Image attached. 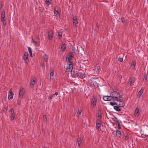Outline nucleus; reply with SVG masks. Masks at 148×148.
<instances>
[{
	"label": "nucleus",
	"instance_id": "nucleus-45",
	"mask_svg": "<svg viewBox=\"0 0 148 148\" xmlns=\"http://www.w3.org/2000/svg\"><path fill=\"white\" fill-rule=\"evenodd\" d=\"M58 92H56L54 94H55V95H56V97H57V95H58Z\"/></svg>",
	"mask_w": 148,
	"mask_h": 148
},
{
	"label": "nucleus",
	"instance_id": "nucleus-28",
	"mask_svg": "<svg viewBox=\"0 0 148 148\" xmlns=\"http://www.w3.org/2000/svg\"><path fill=\"white\" fill-rule=\"evenodd\" d=\"M110 104L112 106H114V105H119V103H117V102L114 101V102H110Z\"/></svg>",
	"mask_w": 148,
	"mask_h": 148
},
{
	"label": "nucleus",
	"instance_id": "nucleus-1",
	"mask_svg": "<svg viewBox=\"0 0 148 148\" xmlns=\"http://www.w3.org/2000/svg\"><path fill=\"white\" fill-rule=\"evenodd\" d=\"M110 96L112 100L113 101L117 102L119 107H123L124 106V103L123 101L122 97L120 93L116 91H114L110 93Z\"/></svg>",
	"mask_w": 148,
	"mask_h": 148
},
{
	"label": "nucleus",
	"instance_id": "nucleus-2",
	"mask_svg": "<svg viewBox=\"0 0 148 148\" xmlns=\"http://www.w3.org/2000/svg\"><path fill=\"white\" fill-rule=\"evenodd\" d=\"M71 75L73 78L78 77L83 78L84 77V71H73L71 73Z\"/></svg>",
	"mask_w": 148,
	"mask_h": 148
},
{
	"label": "nucleus",
	"instance_id": "nucleus-40",
	"mask_svg": "<svg viewBox=\"0 0 148 148\" xmlns=\"http://www.w3.org/2000/svg\"><path fill=\"white\" fill-rule=\"evenodd\" d=\"M121 21L123 23H124L125 21V20L124 18H121Z\"/></svg>",
	"mask_w": 148,
	"mask_h": 148
},
{
	"label": "nucleus",
	"instance_id": "nucleus-16",
	"mask_svg": "<svg viewBox=\"0 0 148 148\" xmlns=\"http://www.w3.org/2000/svg\"><path fill=\"white\" fill-rule=\"evenodd\" d=\"M136 65V62L134 61H133L132 62L130 66V68L132 69H134Z\"/></svg>",
	"mask_w": 148,
	"mask_h": 148
},
{
	"label": "nucleus",
	"instance_id": "nucleus-48",
	"mask_svg": "<svg viewBox=\"0 0 148 148\" xmlns=\"http://www.w3.org/2000/svg\"><path fill=\"white\" fill-rule=\"evenodd\" d=\"M41 66L42 68H43L44 67V65L43 64H41Z\"/></svg>",
	"mask_w": 148,
	"mask_h": 148
},
{
	"label": "nucleus",
	"instance_id": "nucleus-9",
	"mask_svg": "<svg viewBox=\"0 0 148 148\" xmlns=\"http://www.w3.org/2000/svg\"><path fill=\"white\" fill-rule=\"evenodd\" d=\"M103 100L105 101H110L112 100V99L111 98V96H104L103 98Z\"/></svg>",
	"mask_w": 148,
	"mask_h": 148
},
{
	"label": "nucleus",
	"instance_id": "nucleus-4",
	"mask_svg": "<svg viewBox=\"0 0 148 148\" xmlns=\"http://www.w3.org/2000/svg\"><path fill=\"white\" fill-rule=\"evenodd\" d=\"M73 56L71 54L68 55L66 56V61L68 64L71 63V60L73 59Z\"/></svg>",
	"mask_w": 148,
	"mask_h": 148
},
{
	"label": "nucleus",
	"instance_id": "nucleus-36",
	"mask_svg": "<svg viewBox=\"0 0 148 148\" xmlns=\"http://www.w3.org/2000/svg\"><path fill=\"white\" fill-rule=\"evenodd\" d=\"M147 75H145L144 76L143 80L146 81V80L147 79Z\"/></svg>",
	"mask_w": 148,
	"mask_h": 148
},
{
	"label": "nucleus",
	"instance_id": "nucleus-41",
	"mask_svg": "<svg viewBox=\"0 0 148 148\" xmlns=\"http://www.w3.org/2000/svg\"><path fill=\"white\" fill-rule=\"evenodd\" d=\"M55 97V94L53 95L51 97H50L51 99H52L53 98Z\"/></svg>",
	"mask_w": 148,
	"mask_h": 148
},
{
	"label": "nucleus",
	"instance_id": "nucleus-11",
	"mask_svg": "<svg viewBox=\"0 0 148 148\" xmlns=\"http://www.w3.org/2000/svg\"><path fill=\"white\" fill-rule=\"evenodd\" d=\"M73 24L77 27L78 26V22L76 18H73Z\"/></svg>",
	"mask_w": 148,
	"mask_h": 148
},
{
	"label": "nucleus",
	"instance_id": "nucleus-44",
	"mask_svg": "<svg viewBox=\"0 0 148 148\" xmlns=\"http://www.w3.org/2000/svg\"><path fill=\"white\" fill-rule=\"evenodd\" d=\"M33 43H34V45H37V42L33 40Z\"/></svg>",
	"mask_w": 148,
	"mask_h": 148
},
{
	"label": "nucleus",
	"instance_id": "nucleus-32",
	"mask_svg": "<svg viewBox=\"0 0 148 148\" xmlns=\"http://www.w3.org/2000/svg\"><path fill=\"white\" fill-rule=\"evenodd\" d=\"M97 119H98L97 121H100L102 119V117L101 116V115H99L98 116Z\"/></svg>",
	"mask_w": 148,
	"mask_h": 148
},
{
	"label": "nucleus",
	"instance_id": "nucleus-7",
	"mask_svg": "<svg viewBox=\"0 0 148 148\" xmlns=\"http://www.w3.org/2000/svg\"><path fill=\"white\" fill-rule=\"evenodd\" d=\"M28 53L27 52H26L25 53L23 59L25 61V62L26 63H27L29 61L28 60Z\"/></svg>",
	"mask_w": 148,
	"mask_h": 148
},
{
	"label": "nucleus",
	"instance_id": "nucleus-46",
	"mask_svg": "<svg viewBox=\"0 0 148 148\" xmlns=\"http://www.w3.org/2000/svg\"><path fill=\"white\" fill-rule=\"evenodd\" d=\"M3 24L4 25H5L6 24V23L4 21H3Z\"/></svg>",
	"mask_w": 148,
	"mask_h": 148
},
{
	"label": "nucleus",
	"instance_id": "nucleus-34",
	"mask_svg": "<svg viewBox=\"0 0 148 148\" xmlns=\"http://www.w3.org/2000/svg\"><path fill=\"white\" fill-rule=\"evenodd\" d=\"M10 114H15V113L14 112V110L13 108H11L10 110Z\"/></svg>",
	"mask_w": 148,
	"mask_h": 148
},
{
	"label": "nucleus",
	"instance_id": "nucleus-27",
	"mask_svg": "<svg viewBox=\"0 0 148 148\" xmlns=\"http://www.w3.org/2000/svg\"><path fill=\"white\" fill-rule=\"evenodd\" d=\"M10 120L11 121H13L14 119L15 114H10Z\"/></svg>",
	"mask_w": 148,
	"mask_h": 148
},
{
	"label": "nucleus",
	"instance_id": "nucleus-6",
	"mask_svg": "<svg viewBox=\"0 0 148 148\" xmlns=\"http://www.w3.org/2000/svg\"><path fill=\"white\" fill-rule=\"evenodd\" d=\"M140 111V107L138 106L136 108L134 115L135 116L138 117L139 115Z\"/></svg>",
	"mask_w": 148,
	"mask_h": 148
},
{
	"label": "nucleus",
	"instance_id": "nucleus-18",
	"mask_svg": "<svg viewBox=\"0 0 148 148\" xmlns=\"http://www.w3.org/2000/svg\"><path fill=\"white\" fill-rule=\"evenodd\" d=\"M101 126V123L100 121H97L96 126L98 129L100 128Z\"/></svg>",
	"mask_w": 148,
	"mask_h": 148
},
{
	"label": "nucleus",
	"instance_id": "nucleus-20",
	"mask_svg": "<svg viewBox=\"0 0 148 148\" xmlns=\"http://www.w3.org/2000/svg\"><path fill=\"white\" fill-rule=\"evenodd\" d=\"M66 48V45L65 44H63L62 45L61 48V50L62 51L64 52Z\"/></svg>",
	"mask_w": 148,
	"mask_h": 148
},
{
	"label": "nucleus",
	"instance_id": "nucleus-37",
	"mask_svg": "<svg viewBox=\"0 0 148 148\" xmlns=\"http://www.w3.org/2000/svg\"><path fill=\"white\" fill-rule=\"evenodd\" d=\"M129 138L128 135L127 134H126L125 136V139L126 140H127Z\"/></svg>",
	"mask_w": 148,
	"mask_h": 148
},
{
	"label": "nucleus",
	"instance_id": "nucleus-42",
	"mask_svg": "<svg viewBox=\"0 0 148 148\" xmlns=\"http://www.w3.org/2000/svg\"><path fill=\"white\" fill-rule=\"evenodd\" d=\"M100 69V66H98L97 67V69L98 71H99Z\"/></svg>",
	"mask_w": 148,
	"mask_h": 148
},
{
	"label": "nucleus",
	"instance_id": "nucleus-39",
	"mask_svg": "<svg viewBox=\"0 0 148 148\" xmlns=\"http://www.w3.org/2000/svg\"><path fill=\"white\" fill-rule=\"evenodd\" d=\"M123 60V59L122 58H119V61L120 62H122Z\"/></svg>",
	"mask_w": 148,
	"mask_h": 148
},
{
	"label": "nucleus",
	"instance_id": "nucleus-24",
	"mask_svg": "<svg viewBox=\"0 0 148 148\" xmlns=\"http://www.w3.org/2000/svg\"><path fill=\"white\" fill-rule=\"evenodd\" d=\"M54 13L56 17H58L60 16V14L57 10H54Z\"/></svg>",
	"mask_w": 148,
	"mask_h": 148
},
{
	"label": "nucleus",
	"instance_id": "nucleus-12",
	"mask_svg": "<svg viewBox=\"0 0 148 148\" xmlns=\"http://www.w3.org/2000/svg\"><path fill=\"white\" fill-rule=\"evenodd\" d=\"M5 13L4 12H2L1 16V21H4L5 20Z\"/></svg>",
	"mask_w": 148,
	"mask_h": 148
},
{
	"label": "nucleus",
	"instance_id": "nucleus-5",
	"mask_svg": "<svg viewBox=\"0 0 148 148\" xmlns=\"http://www.w3.org/2000/svg\"><path fill=\"white\" fill-rule=\"evenodd\" d=\"M24 93L25 90L23 88L20 89L19 92V98L21 99H22L23 97V95L24 94Z\"/></svg>",
	"mask_w": 148,
	"mask_h": 148
},
{
	"label": "nucleus",
	"instance_id": "nucleus-29",
	"mask_svg": "<svg viewBox=\"0 0 148 148\" xmlns=\"http://www.w3.org/2000/svg\"><path fill=\"white\" fill-rule=\"evenodd\" d=\"M114 109L117 111H119L121 110L120 109L119 107L117 106H114Z\"/></svg>",
	"mask_w": 148,
	"mask_h": 148
},
{
	"label": "nucleus",
	"instance_id": "nucleus-10",
	"mask_svg": "<svg viewBox=\"0 0 148 148\" xmlns=\"http://www.w3.org/2000/svg\"><path fill=\"white\" fill-rule=\"evenodd\" d=\"M14 93L10 90L9 92V94L8 96V99H12L13 97Z\"/></svg>",
	"mask_w": 148,
	"mask_h": 148
},
{
	"label": "nucleus",
	"instance_id": "nucleus-8",
	"mask_svg": "<svg viewBox=\"0 0 148 148\" xmlns=\"http://www.w3.org/2000/svg\"><path fill=\"white\" fill-rule=\"evenodd\" d=\"M97 102V100L93 97L92 99L91 104L93 107L95 108L96 107Z\"/></svg>",
	"mask_w": 148,
	"mask_h": 148
},
{
	"label": "nucleus",
	"instance_id": "nucleus-31",
	"mask_svg": "<svg viewBox=\"0 0 148 148\" xmlns=\"http://www.w3.org/2000/svg\"><path fill=\"white\" fill-rule=\"evenodd\" d=\"M82 112V110H78L77 113V116L79 117L81 115Z\"/></svg>",
	"mask_w": 148,
	"mask_h": 148
},
{
	"label": "nucleus",
	"instance_id": "nucleus-30",
	"mask_svg": "<svg viewBox=\"0 0 148 148\" xmlns=\"http://www.w3.org/2000/svg\"><path fill=\"white\" fill-rule=\"evenodd\" d=\"M112 119L114 121L116 122L117 123H119V120L117 118L115 117H114L112 118Z\"/></svg>",
	"mask_w": 148,
	"mask_h": 148
},
{
	"label": "nucleus",
	"instance_id": "nucleus-35",
	"mask_svg": "<svg viewBox=\"0 0 148 148\" xmlns=\"http://www.w3.org/2000/svg\"><path fill=\"white\" fill-rule=\"evenodd\" d=\"M17 104L19 105V106H20L21 105V101L19 100H17Z\"/></svg>",
	"mask_w": 148,
	"mask_h": 148
},
{
	"label": "nucleus",
	"instance_id": "nucleus-15",
	"mask_svg": "<svg viewBox=\"0 0 148 148\" xmlns=\"http://www.w3.org/2000/svg\"><path fill=\"white\" fill-rule=\"evenodd\" d=\"M81 143L82 142L80 138H77V144L78 147H80L81 146Z\"/></svg>",
	"mask_w": 148,
	"mask_h": 148
},
{
	"label": "nucleus",
	"instance_id": "nucleus-13",
	"mask_svg": "<svg viewBox=\"0 0 148 148\" xmlns=\"http://www.w3.org/2000/svg\"><path fill=\"white\" fill-rule=\"evenodd\" d=\"M53 32L52 31H51L49 32L48 38L49 40H51L52 39L53 35Z\"/></svg>",
	"mask_w": 148,
	"mask_h": 148
},
{
	"label": "nucleus",
	"instance_id": "nucleus-19",
	"mask_svg": "<svg viewBox=\"0 0 148 148\" xmlns=\"http://www.w3.org/2000/svg\"><path fill=\"white\" fill-rule=\"evenodd\" d=\"M116 136L118 137H120L121 136V134L120 131L118 130L116 131Z\"/></svg>",
	"mask_w": 148,
	"mask_h": 148
},
{
	"label": "nucleus",
	"instance_id": "nucleus-38",
	"mask_svg": "<svg viewBox=\"0 0 148 148\" xmlns=\"http://www.w3.org/2000/svg\"><path fill=\"white\" fill-rule=\"evenodd\" d=\"M43 119L45 121H47V118L46 115H44L43 116Z\"/></svg>",
	"mask_w": 148,
	"mask_h": 148
},
{
	"label": "nucleus",
	"instance_id": "nucleus-3",
	"mask_svg": "<svg viewBox=\"0 0 148 148\" xmlns=\"http://www.w3.org/2000/svg\"><path fill=\"white\" fill-rule=\"evenodd\" d=\"M73 68V65L72 63L68 64L66 69V72H71L72 71Z\"/></svg>",
	"mask_w": 148,
	"mask_h": 148
},
{
	"label": "nucleus",
	"instance_id": "nucleus-14",
	"mask_svg": "<svg viewBox=\"0 0 148 148\" xmlns=\"http://www.w3.org/2000/svg\"><path fill=\"white\" fill-rule=\"evenodd\" d=\"M135 81V79L134 78H130L129 79L128 84L130 85L132 84Z\"/></svg>",
	"mask_w": 148,
	"mask_h": 148
},
{
	"label": "nucleus",
	"instance_id": "nucleus-43",
	"mask_svg": "<svg viewBox=\"0 0 148 148\" xmlns=\"http://www.w3.org/2000/svg\"><path fill=\"white\" fill-rule=\"evenodd\" d=\"M117 127L119 129H121V126L119 123Z\"/></svg>",
	"mask_w": 148,
	"mask_h": 148
},
{
	"label": "nucleus",
	"instance_id": "nucleus-17",
	"mask_svg": "<svg viewBox=\"0 0 148 148\" xmlns=\"http://www.w3.org/2000/svg\"><path fill=\"white\" fill-rule=\"evenodd\" d=\"M36 83V81L35 80L32 79L31 80L30 86L31 87H33L34 86L35 84Z\"/></svg>",
	"mask_w": 148,
	"mask_h": 148
},
{
	"label": "nucleus",
	"instance_id": "nucleus-23",
	"mask_svg": "<svg viewBox=\"0 0 148 148\" xmlns=\"http://www.w3.org/2000/svg\"><path fill=\"white\" fill-rule=\"evenodd\" d=\"M28 50L29 52L30 56L31 57H32L33 56H32V49L29 47H28Z\"/></svg>",
	"mask_w": 148,
	"mask_h": 148
},
{
	"label": "nucleus",
	"instance_id": "nucleus-25",
	"mask_svg": "<svg viewBox=\"0 0 148 148\" xmlns=\"http://www.w3.org/2000/svg\"><path fill=\"white\" fill-rule=\"evenodd\" d=\"M54 75V72L53 70H52L50 73V77L51 79H53Z\"/></svg>",
	"mask_w": 148,
	"mask_h": 148
},
{
	"label": "nucleus",
	"instance_id": "nucleus-26",
	"mask_svg": "<svg viewBox=\"0 0 148 148\" xmlns=\"http://www.w3.org/2000/svg\"><path fill=\"white\" fill-rule=\"evenodd\" d=\"M52 2V0H46L45 2V3L47 5H49L51 4Z\"/></svg>",
	"mask_w": 148,
	"mask_h": 148
},
{
	"label": "nucleus",
	"instance_id": "nucleus-33",
	"mask_svg": "<svg viewBox=\"0 0 148 148\" xmlns=\"http://www.w3.org/2000/svg\"><path fill=\"white\" fill-rule=\"evenodd\" d=\"M44 58L45 60L47 62L48 60V56L46 55H44Z\"/></svg>",
	"mask_w": 148,
	"mask_h": 148
},
{
	"label": "nucleus",
	"instance_id": "nucleus-21",
	"mask_svg": "<svg viewBox=\"0 0 148 148\" xmlns=\"http://www.w3.org/2000/svg\"><path fill=\"white\" fill-rule=\"evenodd\" d=\"M143 90L142 89H141L138 92V94L137 95V97H140L142 94L143 93Z\"/></svg>",
	"mask_w": 148,
	"mask_h": 148
},
{
	"label": "nucleus",
	"instance_id": "nucleus-47",
	"mask_svg": "<svg viewBox=\"0 0 148 148\" xmlns=\"http://www.w3.org/2000/svg\"><path fill=\"white\" fill-rule=\"evenodd\" d=\"M2 7V4H0V9H1Z\"/></svg>",
	"mask_w": 148,
	"mask_h": 148
},
{
	"label": "nucleus",
	"instance_id": "nucleus-22",
	"mask_svg": "<svg viewBox=\"0 0 148 148\" xmlns=\"http://www.w3.org/2000/svg\"><path fill=\"white\" fill-rule=\"evenodd\" d=\"M62 30H60V31L58 32V35L59 38L60 39L62 38Z\"/></svg>",
	"mask_w": 148,
	"mask_h": 148
}]
</instances>
